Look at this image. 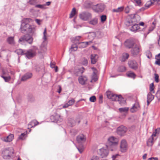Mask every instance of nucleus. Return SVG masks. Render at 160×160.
Returning <instances> with one entry per match:
<instances>
[{"mask_svg":"<svg viewBox=\"0 0 160 160\" xmlns=\"http://www.w3.org/2000/svg\"><path fill=\"white\" fill-rule=\"evenodd\" d=\"M31 19L29 18H26L24 20L21 24V32L24 33L27 31L29 33L33 35L35 31V27L34 26H31L28 23Z\"/></svg>","mask_w":160,"mask_h":160,"instance_id":"1","label":"nucleus"},{"mask_svg":"<svg viewBox=\"0 0 160 160\" xmlns=\"http://www.w3.org/2000/svg\"><path fill=\"white\" fill-rule=\"evenodd\" d=\"M118 138L113 136L110 137L108 139L107 148L111 151L116 150L118 147Z\"/></svg>","mask_w":160,"mask_h":160,"instance_id":"2","label":"nucleus"},{"mask_svg":"<svg viewBox=\"0 0 160 160\" xmlns=\"http://www.w3.org/2000/svg\"><path fill=\"white\" fill-rule=\"evenodd\" d=\"M107 95L108 98L111 99L113 101L121 102L122 99V98L121 95H117L110 92H107Z\"/></svg>","mask_w":160,"mask_h":160,"instance_id":"3","label":"nucleus"},{"mask_svg":"<svg viewBox=\"0 0 160 160\" xmlns=\"http://www.w3.org/2000/svg\"><path fill=\"white\" fill-rule=\"evenodd\" d=\"M37 48H35L33 49H30L25 51V55L28 58L30 59L34 57L36 54Z\"/></svg>","mask_w":160,"mask_h":160,"instance_id":"4","label":"nucleus"},{"mask_svg":"<svg viewBox=\"0 0 160 160\" xmlns=\"http://www.w3.org/2000/svg\"><path fill=\"white\" fill-rule=\"evenodd\" d=\"M24 41L27 42L29 44H31L33 42V38L31 36L27 34L20 38L18 42H24Z\"/></svg>","mask_w":160,"mask_h":160,"instance_id":"5","label":"nucleus"},{"mask_svg":"<svg viewBox=\"0 0 160 160\" xmlns=\"http://www.w3.org/2000/svg\"><path fill=\"white\" fill-rule=\"evenodd\" d=\"M79 16L80 19L84 20L87 21L92 17V14L88 12H83L80 13Z\"/></svg>","mask_w":160,"mask_h":160,"instance_id":"6","label":"nucleus"},{"mask_svg":"<svg viewBox=\"0 0 160 160\" xmlns=\"http://www.w3.org/2000/svg\"><path fill=\"white\" fill-rule=\"evenodd\" d=\"M104 6L103 4H97L92 6V9L96 12H101L104 9Z\"/></svg>","mask_w":160,"mask_h":160,"instance_id":"7","label":"nucleus"},{"mask_svg":"<svg viewBox=\"0 0 160 160\" xmlns=\"http://www.w3.org/2000/svg\"><path fill=\"white\" fill-rule=\"evenodd\" d=\"M120 151L122 152H125L128 148V144L125 140H122L121 142Z\"/></svg>","mask_w":160,"mask_h":160,"instance_id":"8","label":"nucleus"},{"mask_svg":"<svg viewBox=\"0 0 160 160\" xmlns=\"http://www.w3.org/2000/svg\"><path fill=\"white\" fill-rule=\"evenodd\" d=\"M135 44V42L132 39H129L126 40L124 43L125 47L128 48H132Z\"/></svg>","mask_w":160,"mask_h":160,"instance_id":"9","label":"nucleus"},{"mask_svg":"<svg viewBox=\"0 0 160 160\" xmlns=\"http://www.w3.org/2000/svg\"><path fill=\"white\" fill-rule=\"evenodd\" d=\"M127 130V128L126 127L122 125L117 128V132L118 135L122 136L126 132Z\"/></svg>","mask_w":160,"mask_h":160,"instance_id":"10","label":"nucleus"},{"mask_svg":"<svg viewBox=\"0 0 160 160\" xmlns=\"http://www.w3.org/2000/svg\"><path fill=\"white\" fill-rule=\"evenodd\" d=\"M140 47L139 45L136 44L131 50V54L133 55L138 54L140 52Z\"/></svg>","mask_w":160,"mask_h":160,"instance_id":"11","label":"nucleus"},{"mask_svg":"<svg viewBox=\"0 0 160 160\" xmlns=\"http://www.w3.org/2000/svg\"><path fill=\"white\" fill-rule=\"evenodd\" d=\"M98 154L102 158L107 157L108 154V151L104 148L100 149L98 152Z\"/></svg>","mask_w":160,"mask_h":160,"instance_id":"12","label":"nucleus"},{"mask_svg":"<svg viewBox=\"0 0 160 160\" xmlns=\"http://www.w3.org/2000/svg\"><path fill=\"white\" fill-rule=\"evenodd\" d=\"M128 65L129 67L134 70H136L138 68V64L134 60H130L128 62Z\"/></svg>","mask_w":160,"mask_h":160,"instance_id":"13","label":"nucleus"},{"mask_svg":"<svg viewBox=\"0 0 160 160\" xmlns=\"http://www.w3.org/2000/svg\"><path fill=\"white\" fill-rule=\"evenodd\" d=\"M11 153V152L9 149H6L4 150L2 152V154L4 158L5 159H9L11 157L10 156Z\"/></svg>","mask_w":160,"mask_h":160,"instance_id":"14","label":"nucleus"},{"mask_svg":"<svg viewBox=\"0 0 160 160\" xmlns=\"http://www.w3.org/2000/svg\"><path fill=\"white\" fill-rule=\"evenodd\" d=\"M6 41L8 44L12 45H14L15 44L14 37H8L6 40Z\"/></svg>","mask_w":160,"mask_h":160,"instance_id":"15","label":"nucleus"},{"mask_svg":"<svg viewBox=\"0 0 160 160\" xmlns=\"http://www.w3.org/2000/svg\"><path fill=\"white\" fill-rule=\"evenodd\" d=\"M86 140L85 137L83 134L78 135L77 138V141L78 143H81L84 142Z\"/></svg>","mask_w":160,"mask_h":160,"instance_id":"16","label":"nucleus"},{"mask_svg":"<svg viewBox=\"0 0 160 160\" xmlns=\"http://www.w3.org/2000/svg\"><path fill=\"white\" fill-rule=\"evenodd\" d=\"M32 76L31 73H27L24 75L22 77L21 80L22 81H25L30 78Z\"/></svg>","mask_w":160,"mask_h":160,"instance_id":"17","label":"nucleus"},{"mask_svg":"<svg viewBox=\"0 0 160 160\" xmlns=\"http://www.w3.org/2000/svg\"><path fill=\"white\" fill-rule=\"evenodd\" d=\"M90 56L91 63L93 64H95L98 60V56L97 54H92Z\"/></svg>","mask_w":160,"mask_h":160,"instance_id":"18","label":"nucleus"},{"mask_svg":"<svg viewBox=\"0 0 160 160\" xmlns=\"http://www.w3.org/2000/svg\"><path fill=\"white\" fill-rule=\"evenodd\" d=\"M87 80V78L86 76H80L78 78L79 83L82 85H84L85 84Z\"/></svg>","mask_w":160,"mask_h":160,"instance_id":"19","label":"nucleus"},{"mask_svg":"<svg viewBox=\"0 0 160 160\" xmlns=\"http://www.w3.org/2000/svg\"><path fill=\"white\" fill-rule=\"evenodd\" d=\"M135 18H137L139 19V20H140V17L139 16H135V18H132V19L128 21H127L125 22L126 25L127 26H129L134 24V23L133 22H134Z\"/></svg>","mask_w":160,"mask_h":160,"instance_id":"20","label":"nucleus"},{"mask_svg":"<svg viewBox=\"0 0 160 160\" xmlns=\"http://www.w3.org/2000/svg\"><path fill=\"white\" fill-rule=\"evenodd\" d=\"M151 92H149L147 96V105L148 106L150 103L154 99V96L152 95Z\"/></svg>","mask_w":160,"mask_h":160,"instance_id":"21","label":"nucleus"},{"mask_svg":"<svg viewBox=\"0 0 160 160\" xmlns=\"http://www.w3.org/2000/svg\"><path fill=\"white\" fill-rule=\"evenodd\" d=\"M91 43H92V41L79 42L78 43V47L79 48H85Z\"/></svg>","mask_w":160,"mask_h":160,"instance_id":"22","label":"nucleus"},{"mask_svg":"<svg viewBox=\"0 0 160 160\" xmlns=\"http://www.w3.org/2000/svg\"><path fill=\"white\" fill-rule=\"evenodd\" d=\"M139 108V105L138 102H136L130 109V111L132 112H134L137 111Z\"/></svg>","mask_w":160,"mask_h":160,"instance_id":"23","label":"nucleus"},{"mask_svg":"<svg viewBox=\"0 0 160 160\" xmlns=\"http://www.w3.org/2000/svg\"><path fill=\"white\" fill-rule=\"evenodd\" d=\"M14 138V135L12 134H10L6 137H4L2 139L3 141L6 142H10L12 141Z\"/></svg>","mask_w":160,"mask_h":160,"instance_id":"24","label":"nucleus"},{"mask_svg":"<svg viewBox=\"0 0 160 160\" xmlns=\"http://www.w3.org/2000/svg\"><path fill=\"white\" fill-rule=\"evenodd\" d=\"M38 123L39 122L36 120H33L28 124V128H31L34 127L35 126L38 125Z\"/></svg>","mask_w":160,"mask_h":160,"instance_id":"25","label":"nucleus"},{"mask_svg":"<svg viewBox=\"0 0 160 160\" xmlns=\"http://www.w3.org/2000/svg\"><path fill=\"white\" fill-rule=\"evenodd\" d=\"M97 73L98 72L96 70H95L93 72V74L92 78V79L91 81V82H96L98 80V78L97 75Z\"/></svg>","mask_w":160,"mask_h":160,"instance_id":"26","label":"nucleus"},{"mask_svg":"<svg viewBox=\"0 0 160 160\" xmlns=\"http://www.w3.org/2000/svg\"><path fill=\"white\" fill-rule=\"evenodd\" d=\"M89 23L93 25H96L98 23V18L97 17L93 18L89 21Z\"/></svg>","mask_w":160,"mask_h":160,"instance_id":"27","label":"nucleus"},{"mask_svg":"<svg viewBox=\"0 0 160 160\" xmlns=\"http://www.w3.org/2000/svg\"><path fill=\"white\" fill-rule=\"evenodd\" d=\"M129 56L128 54L127 53H123L122 57L121 58V61L122 62H124L127 59Z\"/></svg>","mask_w":160,"mask_h":160,"instance_id":"28","label":"nucleus"},{"mask_svg":"<svg viewBox=\"0 0 160 160\" xmlns=\"http://www.w3.org/2000/svg\"><path fill=\"white\" fill-rule=\"evenodd\" d=\"M139 28V25L135 24V23H134L132 27L131 30L132 31L134 32L138 30Z\"/></svg>","mask_w":160,"mask_h":160,"instance_id":"29","label":"nucleus"},{"mask_svg":"<svg viewBox=\"0 0 160 160\" xmlns=\"http://www.w3.org/2000/svg\"><path fill=\"white\" fill-rule=\"evenodd\" d=\"M153 137H150L147 141V145L148 146H152L153 144Z\"/></svg>","mask_w":160,"mask_h":160,"instance_id":"30","label":"nucleus"},{"mask_svg":"<svg viewBox=\"0 0 160 160\" xmlns=\"http://www.w3.org/2000/svg\"><path fill=\"white\" fill-rule=\"evenodd\" d=\"M127 75L128 77L135 78L136 77L135 74L132 72H128L127 73Z\"/></svg>","mask_w":160,"mask_h":160,"instance_id":"31","label":"nucleus"},{"mask_svg":"<svg viewBox=\"0 0 160 160\" xmlns=\"http://www.w3.org/2000/svg\"><path fill=\"white\" fill-rule=\"evenodd\" d=\"M15 52L18 55H25V51L20 49L16 50Z\"/></svg>","mask_w":160,"mask_h":160,"instance_id":"32","label":"nucleus"},{"mask_svg":"<svg viewBox=\"0 0 160 160\" xmlns=\"http://www.w3.org/2000/svg\"><path fill=\"white\" fill-rule=\"evenodd\" d=\"M75 124V122L74 120L72 119H70L68 121V125L72 127L74 126Z\"/></svg>","mask_w":160,"mask_h":160,"instance_id":"33","label":"nucleus"},{"mask_svg":"<svg viewBox=\"0 0 160 160\" xmlns=\"http://www.w3.org/2000/svg\"><path fill=\"white\" fill-rule=\"evenodd\" d=\"M128 110V108L127 107L123 108H120L119 109V110L121 112H124L125 113H127Z\"/></svg>","mask_w":160,"mask_h":160,"instance_id":"34","label":"nucleus"},{"mask_svg":"<svg viewBox=\"0 0 160 160\" xmlns=\"http://www.w3.org/2000/svg\"><path fill=\"white\" fill-rule=\"evenodd\" d=\"M154 84L153 83H152L150 85V92H151L153 93H155V91H154Z\"/></svg>","mask_w":160,"mask_h":160,"instance_id":"35","label":"nucleus"},{"mask_svg":"<svg viewBox=\"0 0 160 160\" xmlns=\"http://www.w3.org/2000/svg\"><path fill=\"white\" fill-rule=\"evenodd\" d=\"M107 16L106 15H102L100 16V20L102 23H103L106 20Z\"/></svg>","mask_w":160,"mask_h":160,"instance_id":"36","label":"nucleus"},{"mask_svg":"<svg viewBox=\"0 0 160 160\" xmlns=\"http://www.w3.org/2000/svg\"><path fill=\"white\" fill-rule=\"evenodd\" d=\"M126 68L125 66H122L119 67L118 69V72H123L126 71Z\"/></svg>","mask_w":160,"mask_h":160,"instance_id":"37","label":"nucleus"},{"mask_svg":"<svg viewBox=\"0 0 160 160\" xmlns=\"http://www.w3.org/2000/svg\"><path fill=\"white\" fill-rule=\"evenodd\" d=\"M76 9L75 8H73L70 14V18H72L76 14Z\"/></svg>","mask_w":160,"mask_h":160,"instance_id":"38","label":"nucleus"},{"mask_svg":"<svg viewBox=\"0 0 160 160\" xmlns=\"http://www.w3.org/2000/svg\"><path fill=\"white\" fill-rule=\"evenodd\" d=\"M156 24V23L155 22H153L152 23V25L150 27L149 30H148V31H149V32H148V34L150 32H152V31H153L154 29L155 28V24Z\"/></svg>","mask_w":160,"mask_h":160,"instance_id":"39","label":"nucleus"},{"mask_svg":"<svg viewBox=\"0 0 160 160\" xmlns=\"http://www.w3.org/2000/svg\"><path fill=\"white\" fill-rule=\"evenodd\" d=\"M1 77L4 79L5 82H8L11 79V77L9 76L8 77H5L2 75L1 76Z\"/></svg>","mask_w":160,"mask_h":160,"instance_id":"40","label":"nucleus"},{"mask_svg":"<svg viewBox=\"0 0 160 160\" xmlns=\"http://www.w3.org/2000/svg\"><path fill=\"white\" fill-rule=\"evenodd\" d=\"M123 9V7H120L118 8L117 9H114L113 10V12H120L122 11Z\"/></svg>","mask_w":160,"mask_h":160,"instance_id":"41","label":"nucleus"},{"mask_svg":"<svg viewBox=\"0 0 160 160\" xmlns=\"http://www.w3.org/2000/svg\"><path fill=\"white\" fill-rule=\"evenodd\" d=\"M88 60L85 58H83L82 59V63L84 65H87L88 64Z\"/></svg>","mask_w":160,"mask_h":160,"instance_id":"42","label":"nucleus"},{"mask_svg":"<svg viewBox=\"0 0 160 160\" xmlns=\"http://www.w3.org/2000/svg\"><path fill=\"white\" fill-rule=\"evenodd\" d=\"M45 5H37L35 6L36 8H38L42 9H45Z\"/></svg>","mask_w":160,"mask_h":160,"instance_id":"43","label":"nucleus"},{"mask_svg":"<svg viewBox=\"0 0 160 160\" xmlns=\"http://www.w3.org/2000/svg\"><path fill=\"white\" fill-rule=\"evenodd\" d=\"M155 96L158 100H160V90H158V91L156 93Z\"/></svg>","mask_w":160,"mask_h":160,"instance_id":"44","label":"nucleus"},{"mask_svg":"<svg viewBox=\"0 0 160 160\" xmlns=\"http://www.w3.org/2000/svg\"><path fill=\"white\" fill-rule=\"evenodd\" d=\"M146 55L148 58H150L152 57V54L149 51H147L146 52Z\"/></svg>","mask_w":160,"mask_h":160,"instance_id":"45","label":"nucleus"},{"mask_svg":"<svg viewBox=\"0 0 160 160\" xmlns=\"http://www.w3.org/2000/svg\"><path fill=\"white\" fill-rule=\"evenodd\" d=\"M75 101L73 99L70 100L68 102V104L69 106L72 105L74 103Z\"/></svg>","mask_w":160,"mask_h":160,"instance_id":"46","label":"nucleus"},{"mask_svg":"<svg viewBox=\"0 0 160 160\" xmlns=\"http://www.w3.org/2000/svg\"><path fill=\"white\" fill-rule=\"evenodd\" d=\"M91 102H94L96 101V98L94 96L91 97L89 99Z\"/></svg>","mask_w":160,"mask_h":160,"instance_id":"47","label":"nucleus"},{"mask_svg":"<svg viewBox=\"0 0 160 160\" xmlns=\"http://www.w3.org/2000/svg\"><path fill=\"white\" fill-rule=\"evenodd\" d=\"M78 72L81 73L82 74L84 72V68L83 67H82L80 68H79L78 69Z\"/></svg>","mask_w":160,"mask_h":160,"instance_id":"48","label":"nucleus"},{"mask_svg":"<svg viewBox=\"0 0 160 160\" xmlns=\"http://www.w3.org/2000/svg\"><path fill=\"white\" fill-rule=\"evenodd\" d=\"M137 5L141 6V0H134Z\"/></svg>","mask_w":160,"mask_h":160,"instance_id":"49","label":"nucleus"},{"mask_svg":"<svg viewBox=\"0 0 160 160\" xmlns=\"http://www.w3.org/2000/svg\"><path fill=\"white\" fill-rule=\"evenodd\" d=\"M26 134L23 133L21 134V135L19 136V139H24V136Z\"/></svg>","mask_w":160,"mask_h":160,"instance_id":"50","label":"nucleus"},{"mask_svg":"<svg viewBox=\"0 0 160 160\" xmlns=\"http://www.w3.org/2000/svg\"><path fill=\"white\" fill-rule=\"evenodd\" d=\"M43 33V39H44V40L45 41L47 39L46 36V28H45Z\"/></svg>","mask_w":160,"mask_h":160,"instance_id":"51","label":"nucleus"},{"mask_svg":"<svg viewBox=\"0 0 160 160\" xmlns=\"http://www.w3.org/2000/svg\"><path fill=\"white\" fill-rule=\"evenodd\" d=\"M158 78H159L158 75L156 74H155V81L157 82H158L159 81Z\"/></svg>","mask_w":160,"mask_h":160,"instance_id":"52","label":"nucleus"},{"mask_svg":"<svg viewBox=\"0 0 160 160\" xmlns=\"http://www.w3.org/2000/svg\"><path fill=\"white\" fill-rule=\"evenodd\" d=\"M91 160H99V158L97 156H94L92 158Z\"/></svg>","mask_w":160,"mask_h":160,"instance_id":"53","label":"nucleus"},{"mask_svg":"<svg viewBox=\"0 0 160 160\" xmlns=\"http://www.w3.org/2000/svg\"><path fill=\"white\" fill-rule=\"evenodd\" d=\"M77 47L76 46H72L71 47L72 51L73 50V51H76L77 50Z\"/></svg>","mask_w":160,"mask_h":160,"instance_id":"54","label":"nucleus"},{"mask_svg":"<svg viewBox=\"0 0 160 160\" xmlns=\"http://www.w3.org/2000/svg\"><path fill=\"white\" fill-rule=\"evenodd\" d=\"M155 62V64L160 66V59H156Z\"/></svg>","mask_w":160,"mask_h":160,"instance_id":"55","label":"nucleus"},{"mask_svg":"<svg viewBox=\"0 0 160 160\" xmlns=\"http://www.w3.org/2000/svg\"><path fill=\"white\" fill-rule=\"evenodd\" d=\"M90 35L92 36L93 38L95 37L96 36V33L94 32H90Z\"/></svg>","mask_w":160,"mask_h":160,"instance_id":"56","label":"nucleus"},{"mask_svg":"<svg viewBox=\"0 0 160 160\" xmlns=\"http://www.w3.org/2000/svg\"><path fill=\"white\" fill-rule=\"evenodd\" d=\"M37 0H30V3L31 4H34L36 2Z\"/></svg>","mask_w":160,"mask_h":160,"instance_id":"57","label":"nucleus"},{"mask_svg":"<svg viewBox=\"0 0 160 160\" xmlns=\"http://www.w3.org/2000/svg\"><path fill=\"white\" fill-rule=\"evenodd\" d=\"M125 12L126 13H128L129 12V8L128 7H126L125 8Z\"/></svg>","mask_w":160,"mask_h":160,"instance_id":"58","label":"nucleus"},{"mask_svg":"<svg viewBox=\"0 0 160 160\" xmlns=\"http://www.w3.org/2000/svg\"><path fill=\"white\" fill-rule=\"evenodd\" d=\"M155 59H160V53L156 55Z\"/></svg>","mask_w":160,"mask_h":160,"instance_id":"59","label":"nucleus"},{"mask_svg":"<svg viewBox=\"0 0 160 160\" xmlns=\"http://www.w3.org/2000/svg\"><path fill=\"white\" fill-rule=\"evenodd\" d=\"M78 149V150L79 151V152L81 153H82L83 151V148H77Z\"/></svg>","mask_w":160,"mask_h":160,"instance_id":"60","label":"nucleus"},{"mask_svg":"<svg viewBox=\"0 0 160 160\" xmlns=\"http://www.w3.org/2000/svg\"><path fill=\"white\" fill-rule=\"evenodd\" d=\"M148 160H158L157 158H151L148 159Z\"/></svg>","mask_w":160,"mask_h":160,"instance_id":"61","label":"nucleus"},{"mask_svg":"<svg viewBox=\"0 0 160 160\" xmlns=\"http://www.w3.org/2000/svg\"><path fill=\"white\" fill-rule=\"evenodd\" d=\"M97 34L100 35L101 36H102L103 35V33L101 31H98L97 32Z\"/></svg>","mask_w":160,"mask_h":160,"instance_id":"62","label":"nucleus"},{"mask_svg":"<svg viewBox=\"0 0 160 160\" xmlns=\"http://www.w3.org/2000/svg\"><path fill=\"white\" fill-rule=\"evenodd\" d=\"M68 106H69L68 104V103H66L62 107L63 108H68Z\"/></svg>","mask_w":160,"mask_h":160,"instance_id":"63","label":"nucleus"},{"mask_svg":"<svg viewBox=\"0 0 160 160\" xmlns=\"http://www.w3.org/2000/svg\"><path fill=\"white\" fill-rule=\"evenodd\" d=\"M35 21L38 25L40 24V20L38 19H36L35 20Z\"/></svg>","mask_w":160,"mask_h":160,"instance_id":"64","label":"nucleus"}]
</instances>
